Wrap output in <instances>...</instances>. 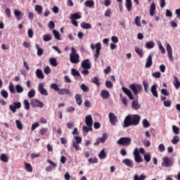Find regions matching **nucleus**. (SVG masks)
<instances>
[{"label": "nucleus", "mask_w": 180, "mask_h": 180, "mask_svg": "<svg viewBox=\"0 0 180 180\" xmlns=\"http://www.w3.org/2000/svg\"><path fill=\"white\" fill-rule=\"evenodd\" d=\"M141 117L139 115H127L124 120L123 127H130V126H137L140 123Z\"/></svg>", "instance_id": "f257e3e1"}, {"label": "nucleus", "mask_w": 180, "mask_h": 180, "mask_svg": "<svg viewBox=\"0 0 180 180\" xmlns=\"http://www.w3.org/2000/svg\"><path fill=\"white\" fill-rule=\"evenodd\" d=\"M130 89L132 91L134 95L139 99V94L143 92V86L141 84H131L129 85Z\"/></svg>", "instance_id": "f03ea898"}, {"label": "nucleus", "mask_w": 180, "mask_h": 180, "mask_svg": "<svg viewBox=\"0 0 180 180\" xmlns=\"http://www.w3.org/2000/svg\"><path fill=\"white\" fill-rule=\"evenodd\" d=\"M91 50H95L96 49V53L94 54V58L96 59L99 58V56L101 55V50H102V44L101 42H98L96 44H91L90 46Z\"/></svg>", "instance_id": "7ed1b4c3"}, {"label": "nucleus", "mask_w": 180, "mask_h": 180, "mask_svg": "<svg viewBox=\"0 0 180 180\" xmlns=\"http://www.w3.org/2000/svg\"><path fill=\"white\" fill-rule=\"evenodd\" d=\"M117 143L120 146H125L126 147H129L130 144H131V139L129 137H121Z\"/></svg>", "instance_id": "20e7f679"}, {"label": "nucleus", "mask_w": 180, "mask_h": 180, "mask_svg": "<svg viewBox=\"0 0 180 180\" xmlns=\"http://www.w3.org/2000/svg\"><path fill=\"white\" fill-rule=\"evenodd\" d=\"M172 165H174V162H172V160H171V158L168 157H164L162 158V167L168 168L169 167H172Z\"/></svg>", "instance_id": "39448f33"}, {"label": "nucleus", "mask_w": 180, "mask_h": 180, "mask_svg": "<svg viewBox=\"0 0 180 180\" xmlns=\"http://www.w3.org/2000/svg\"><path fill=\"white\" fill-rule=\"evenodd\" d=\"M134 160L136 162H143V160L141 155H140V152H139V148H136L134 150Z\"/></svg>", "instance_id": "423d86ee"}, {"label": "nucleus", "mask_w": 180, "mask_h": 180, "mask_svg": "<svg viewBox=\"0 0 180 180\" xmlns=\"http://www.w3.org/2000/svg\"><path fill=\"white\" fill-rule=\"evenodd\" d=\"M31 105L32 108H44V103L36 98H33L31 101Z\"/></svg>", "instance_id": "0eeeda50"}, {"label": "nucleus", "mask_w": 180, "mask_h": 180, "mask_svg": "<svg viewBox=\"0 0 180 180\" xmlns=\"http://www.w3.org/2000/svg\"><path fill=\"white\" fill-rule=\"evenodd\" d=\"M109 135H108V133H105L103 134L102 137H100L96 139V141L94 143V146H99L101 143H103L106 140H108V137Z\"/></svg>", "instance_id": "6e6552de"}, {"label": "nucleus", "mask_w": 180, "mask_h": 180, "mask_svg": "<svg viewBox=\"0 0 180 180\" xmlns=\"http://www.w3.org/2000/svg\"><path fill=\"white\" fill-rule=\"evenodd\" d=\"M70 61L72 64L79 63V54H70Z\"/></svg>", "instance_id": "1a4fd4ad"}, {"label": "nucleus", "mask_w": 180, "mask_h": 180, "mask_svg": "<svg viewBox=\"0 0 180 180\" xmlns=\"http://www.w3.org/2000/svg\"><path fill=\"white\" fill-rule=\"evenodd\" d=\"M22 108V103L20 102L13 103V105L9 106V109L13 113H16V109H20Z\"/></svg>", "instance_id": "9d476101"}, {"label": "nucleus", "mask_w": 180, "mask_h": 180, "mask_svg": "<svg viewBox=\"0 0 180 180\" xmlns=\"http://www.w3.org/2000/svg\"><path fill=\"white\" fill-rule=\"evenodd\" d=\"M81 67L84 70H91V60H89V59H86L82 60Z\"/></svg>", "instance_id": "9b49d317"}, {"label": "nucleus", "mask_w": 180, "mask_h": 180, "mask_svg": "<svg viewBox=\"0 0 180 180\" xmlns=\"http://www.w3.org/2000/svg\"><path fill=\"white\" fill-rule=\"evenodd\" d=\"M108 116L111 124H112V126H116V122H118L117 117H116L113 112H110Z\"/></svg>", "instance_id": "f8f14e48"}, {"label": "nucleus", "mask_w": 180, "mask_h": 180, "mask_svg": "<svg viewBox=\"0 0 180 180\" xmlns=\"http://www.w3.org/2000/svg\"><path fill=\"white\" fill-rule=\"evenodd\" d=\"M122 91L124 94H127L128 96V98L130 101H134V96H133V94H131V91L130 89L122 86Z\"/></svg>", "instance_id": "ddd939ff"}, {"label": "nucleus", "mask_w": 180, "mask_h": 180, "mask_svg": "<svg viewBox=\"0 0 180 180\" xmlns=\"http://www.w3.org/2000/svg\"><path fill=\"white\" fill-rule=\"evenodd\" d=\"M38 91L39 93H41V95H45V96L49 95V92H47V90L44 89V84L43 83L39 84Z\"/></svg>", "instance_id": "4468645a"}, {"label": "nucleus", "mask_w": 180, "mask_h": 180, "mask_svg": "<svg viewBox=\"0 0 180 180\" xmlns=\"http://www.w3.org/2000/svg\"><path fill=\"white\" fill-rule=\"evenodd\" d=\"M85 123L88 127H92V124H94V120H92V115H87L85 117Z\"/></svg>", "instance_id": "2eb2a0df"}, {"label": "nucleus", "mask_w": 180, "mask_h": 180, "mask_svg": "<svg viewBox=\"0 0 180 180\" xmlns=\"http://www.w3.org/2000/svg\"><path fill=\"white\" fill-rule=\"evenodd\" d=\"M167 51L169 60H171V61H174V56H172V48L169 44H167Z\"/></svg>", "instance_id": "dca6fc26"}, {"label": "nucleus", "mask_w": 180, "mask_h": 180, "mask_svg": "<svg viewBox=\"0 0 180 180\" xmlns=\"http://www.w3.org/2000/svg\"><path fill=\"white\" fill-rule=\"evenodd\" d=\"M131 108L134 110H139L141 105L139 103V100H135L131 102Z\"/></svg>", "instance_id": "f3484780"}, {"label": "nucleus", "mask_w": 180, "mask_h": 180, "mask_svg": "<svg viewBox=\"0 0 180 180\" xmlns=\"http://www.w3.org/2000/svg\"><path fill=\"white\" fill-rule=\"evenodd\" d=\"M157 84H154L150 88V92H152V94L155 98H158V92L157 91Z\"/></svg>", "instance_id": "a211bd4d"}, {"label": "nucleus", "mask_w": 180, "mask_h": 180, "mask_svg": "<svg viewBox=\"0 0 180 180\" xmlns=\"http://www.w3.org/2000/svg\"><path fill=\"white\" fill-rule=\"evenodd\" d=\"M157 84H154L150 88V92H152V94L155 98H158V92L157 91Z\"/></svg>", "instance_id": "6ab92c4d"}, {"label": "nucleus", "mask_w": 180, "mask_h": 180, "mask_svg": "<svg viewBox=\"0 0 180 180\" xmlns=\"http://www.w3.org/2000/svg\"><path fill=\"white\" fill-rule=\"evenodd\" d=\"M153 65V56L149 55L146 63V68H150Z\"/></svg>", "instance_id": "aec40b11"}, {"label": "nucleus", "mask_w": 180, "mask_h": 180, "mask_svg": "<svg viewBox=\"0 0 180 180\" xmlns=\"http://www.w3.org/2000/svg\"><path fill=\"white\" fill-rule=\"evenodd\" d=\"M101 96L103 99H108L109 96H110V94L107 90H102Z\"/></svg>", "instance_id": "412c9836"}, {"label": "nucleus", "mask_w": 180, "mask_h": 180, "mask_svg": "<svg viewBox=\"0 0 180 180\" xmlns=\"http://www.w3.org/2000/svg\"><path fill=\"white\" fill-rule=\"evenodd\" d=\"M123 164H125L127 167H129V168H133L134 165H133V161L130 159H124L122 160Z\"/></svg>", "instance_id": "4be33fe9"}, {"label": "nucleus", "mask_w": 180, "mask_h": 180, "mask_svg": "<svg viewBox=\"0 0 180 180\" xmlns=\"http://www.w3.org/2000/svg\"><path fill=\"white\" fill-rule=\"evenodd\" d=\"M134 50L136 54H138V56H139L141 58H143V57H144V53L143 50L140 49V47L135 46Z\"/></svg>", "instance_id": "5701e85b"}, {"label": "nucleus", "mask_w": 180, "mask_h": 180, "mask_svg": "<svg viewBox=\"0 0 180 180\" xmlns=\"http://www.w3.org/2000/svg\"><path fill=\"white\" fill-rule=\"evenodd\" d=\"M14 15L17 20H22V16H23V14H22V12H20L19 10H15Z\"/></svg>", "instance_id": "b1692460"}, {"label": "nucleus", "mask_w": 180, "mask_h": 180, "mask_svg": "<svg viewBox=\"0 0 180 180\" xmlns=\"http://www.w3.org/2000/svg\"><path fill=\"white\" fill-rule=\"evenodd\" d=\"M58 94H59V95H70V90L67 89H59Z\"/></svg>", "instance_id": "393cba45"}, {"label": "nucleus", "mask_w": 180, "mask_h": 180, "mask_svg": "<svg viewBox=\"0 0 180 180\" xmlns=\"http://www.w3.org/2000/svg\"><path fill=\"white\" fill-rule=\"evenodd\" d=\"M125 6L128 11V12H130L131 11V8H133V4H131V0H125Z\"/></svg>", "instance_id": "a878e982"}, {"label": "nucleus", "mask_w": 180, "mask_h": 180, "mask_svg": "<svg viewBox=\"0 0 180 180\" xmlns=\"http://www.w3.org/2000/svg\"><path fill=\"white\" fill-rule=\"evenodd\" d=\"M80 26L82 29H86V30L92 29V25L88 22H82Z\"/></svg>", "instance_id": "bb28decb"}, {"label": "nucleus", "mask_w": 180, "mask_h": 180, "mask_svg": "<svg viewBox=\"0 0 180 180\" xmlns=\"http://www.w3.org/2000/svg\"><path fill=\"white\" fill-rule=\"evenodd\" d=\"M24 164L25 171H27V172H33V167H32V165L30 163L24 162Z\"/></svg>", "instance_id": "cd10ccee"}, {"label": "nucleus", "mask_w": 180, "mask_h": 180, "mask_svg": "<svg viewBox=\"0 0 180 180\" xmlns=\"http://www.w3.org/2000/svg\"><path fill=\"white\" fill-rule=\"evenodd\" d=\"M81 18H82L81 14L79 13H76L74 14H71L70 19L77 20V19H81Z\"/></svg>", "instance_id": "c85d7f7f"}, {"label": "nucleus", "mask_w": 180, "mask_h": 180, "mask_svg": "<svg viewBox=\"0 0 180 180\" xmlns=\"http://www.w3.org/2000/svg\"><path fill=\"white\" fill-rule=\"evenodd\" d=\"M84 5L87 8H92V6H95V1L94 0H87L85 1Z\"/></svg>", "instance_id": "c756f323"}, {"label": "nucleus", "mask_w": 180, "mask_h": 180, "mask_svg": "<svg viewBox=\"0 0 180 180\" xmlns=\"http://www.w3.org/2000/svg\"><path fill=\"white\" fill-rule=\"evenodd\" d=\"M75 98L77 105L81 106L82 105V98H81V96L79 94H76Z\"/></svg>", "instance_id": "7c9ffc66"}, {"label": "nucleus", "mask_w": 180, "mask_h": 180, "mask_svg": "<svg viewBox=\"0 0 180 180\" xmlns=\"http://www.w3.org/2000/svg\"><path fill=\"white\" fill-rule=\"evenodd\" d=\"M71 75H72L73 77H77L81 78V73H79V72H78V70H77L75 68H72V69H71Z\"/></svg>", "instance_id": "2f4dec72"}, {"label": "nucleus", "mask_w": 180, "mask_h": 180, "mask_svg": "<svg viewBox=\"0 0 180 180\" xmlns=\"http://www.w3.org/2000/svg\"><path fill=\"white\" fill-rule=\"evenodd\" d=\"M36 75L37 78H39V79H43L44 78V75H43V71L40 69H37L36 70Z\"/></svg>", "instance_id": "473e14b6"}, {"label": "nucleus", "mask_w": 180, "mask_h": 180, "mask_svg": "<svg viewBox=\"0 0 180 180\" xmlns=\"http://www.w3.org/2000/svg\"><path fill=\"white\" fill-rule=\"evenodd\" d=\"M0 160L1 161H2L3 162H8V161H9V158H8V156L6 155V154L5 153H2L0 155Z\"/></svg>", "instance_id": "72a5a7b5"}, {"label": "nucleus", "mask_w": 180, "mask_h": 180, "mask_svg": "<svg viewBox=\"0 0 180 180\" xmlns=\"http://www.w3.org/2000/svg\"><path fill=\"white\" fill-rule=\"evenodd\" d=\"M154 12H155V4L152 3L150 6V15L154 16Z\"/></svg>", "instance_id": "f704fd0d"}, {"label": "nucleus", "mask_w": 180, "mask_h": 180, "mask_svg": "<svg viewBox=\"0 0 180 180\" xmlns=\"http://www.w3.org/2000/svg\"><path fill=\"white\" fill-rule=\"evenodd\" d=\"M35 11L37 12L38 15H41V13H43V7L41 6L36 5Z\"/></svg>", "instance_id": "c9c22d12"}, {"label": "nucleus", "mask_w": 180, "mask_h": 180, "mask_svg": "<svg viewBox=\"0 0 180 180\" xmlns=\"http://www.w3.org/2000/svg\"><path fill=\"white\" fill-rule=\"evenodd\" d=\"M154 46H155V44L153 41H150L147 42L146 44V49H154Z\"/></svg>", "instance_id": "e433bc0d"}, {"label": "nucleus", "mask_w": 180, "mask_h": 180, "mask_svg": "<svg viewBox=\"0 0 180 180\" xmlns=\"http://www.w3.org/2000/svg\"><path fill=\"white\" fill-rule=\"evenodd\" d=\"M143 86L145 92L148 94V82H147V79H145L143 81Z\"/></svg>", "instance_id": "4c0bfd02"}, {"label": "nucleus", "mask_w": 180, "mask_h": 180, "mask_svg": "<svg viewBox=\"0 0 180 180\" xmlns=\"http://www.w3.org/2000/svg\"><path fill=\"white\" fill-rule=\"evenodd\" d=\"M100 160H105L106 158V153H105V149H103L98 154Z\"/></svg>", "instance_id": "58836bf2"}, {"label": "nucleus", "mask_w": 180, "mask_h": 180, "mask_svg": "<svg viewBox=\"0 0 180 180\" xmlns=\"http://www.w3.org/2000/svg\"><path fill=\"white\" fill-rule=\"evenodd\" d=\"M36 49L37 50V56H39V57L43 56L44 51H43V49L39 47V44H36Z\"/></svg>", "instance_id": "ea45409f"}, {"label": "nucleus", "mask_w": 180, "mask_h": 180, "mask_svg": "<svg viewBox=\"0 0 180 180\" xmlns=\"http://www.w3.org/2000/svg\"><path fill=\"white\" fill-rule=\"evenodd\" d=\"M144 160L146 162H150L151 161V154L146 153L143 155Z\"/></svg>", "instance_id": "a19ab883"}, {"label": "nucleus", "mask_w": 180, "mask_h": 180, "mask_svg": "<svg viewBox=\"0 0 180 180\" xmlns=\"http://www.w3.org/2000/svg\"><path fill=\"white\" fill-rule=\"evenodd\" d=\"M15 91L18 94H22V92H23L24 89H23V87H22V86H20V84H17L15 86Z\"/></svg>", "instance_id": "79ce46f5"}, {"label": "nucleus", "mask_w": 180, "mask_h": 180, "mask_svg": "<svg viewBox=\"0 0 180 180\" xmlns=\"http://www.w3.org/2000/svg\"><path fill=\"white\" fill-rule=\"evenodd\" d=\"M1 95L3 98H4V99H8V96H9L8 91H6L5 89H2L1 91Z\"/></svg>", "instance_id": "37998d69"}, {"label": "nucleus", "mask_w": 180, "mask_h": 180, "mask_svg": "<svg viewBox=\"0 0 180 180\" xmlns=\"http://www.w3.org/2000/svg\"><path fill=\"white\" fill-rule=\"evenodd\" d=\"M53 34L54 37L56 38L57 40H61V38L60 37V32H58V31L53 30Z\"/></svg>", "instance_id": "c03bdc74"}, {"label": "nucleus", "mask_w": 180, "mask_h": 180, "mask_svg": "<svg viewBox=\"0 0 180 180\" xmlns=\"http://www.w3.org/2000/svg\"><path fill=\"white\" fill-rule=\"evenodd\" d=\"M91 82L97 85V86H99V85H101V83H99V78H98V77H93L91 79Z\"/></svg>", "instance_id": "a18cd8bd"}, {"label": "nucleus", "mask_w": 180, "mask_h": 180, "mask_svg": "<svg viewBox=\"0 0 180 180\" xmlns=\"http://www.w3.org/2000/svg\"><path fill=\"white\" fill-rule=\"evenodd\" d=\"M15 124L19 130H23V124L19 120H15Z\"/></svg>", "instance_id": "49530a36"}, {"label": "nucleus", "mask_w": 180, "mask_h": 180, "mask_svg": "<svg viewBox=\"0 0 180 180\" xmlns=\"http://www.w3.org/2000/svg\"><path fill=\"white\" fill-rule=\"evenodd\" d=\"M50 64L51 65H53V67H57L58 64L57 63V59L51 58H50Z\"/></svg>", "instance_id": "de8ad7c7"}, {"label": "nucleus", "mask_w": 180, "mask_h": 180, "mask_svg": "<svg viewBox=\"0 0 180 180\" xmlns=\"http://www.w3.org/2000/svg\"><path fill=\"white\" fill-rule=\"evenodd\" d=\"M81 89L83 92H89V87H88L85 84H82L80 86Z\"/></svg>", "instance_id": "09e8293b"}, {"label": "nucleus", "mask_w": 180, "mask_h": 180, "mask_svg": "<svg viewBox=\"0 0 180 180\" xmlns=\"http://www.w3.org/2000/svg\"><path fill=\"white\" fill-rule=\"evenodd\" d=\"M172 143V144H178V143H179V136H173Z\"/></svg>", "instance_id": "8fccbe9b"}, {"label": "nucleus", "mask_w": 180, "mask_h": 180, "mask_svg": "<svg viewBox=\"0 0 180 180\" xmlns=\"http://www.w3.org/2000/svg\"><path fill=\"white\" fill-rule=\"evenodd\" d=\"M143 127L145 129H147L148 127H150V122H148V120H147V119H144L143 120Z\"/></svg>", "instance_id": "3c124183"}, {"label": "nucleus", "mask_w": 180, "mask_h": 180, "mask_svg": "<svg viewBox=\"0 0 180 180\" xmlns=\"http://www.w3.org/2000/svg\"><path fill=\"white\" fill-rule=\"evenodd\" d=\"M141 20V18L139 16H136L135 18V24L136 25V26H138L139 27H140V26H141V23L140 22Z\"/></svg>", "instance_id": "603ef678"}, {"label": "nucleus", "mask_w": 180, "mask_h": 180, "mask_svg": "<svg viewBox=\"0 0 180 180\" xmlns=\"http://www.w3.org/2000/svg\"><path fill=\"white\" fill-rule=\"evenodd\" d=\"M158 46H159L160 53H162V54H165V49L164 48V46H162V44H161V42L159 41L158 43Z\"/></svg>", "instance_id": "864d4df0"}, {"label": "nucleus", "mask_w": 180, "mask_h": 180, "mask_svg": "<svg viewBox=\"0 0 180 180\" xmlns=\"http://www.w3.org/2000/svg\"><path fill=\"white\" fill-rule=\"evenodd\" d=\"M23 103L25 109H26V110H29V109H30V103H29V101L27 100H24Z\"/></svg>", "instance_id": "5fc2aeb1"}, {"label": "nucleus", "mask_w": 180, "mask_h": 180, "mask_svg": "<svg viewBox=\"0 0 180 180\" xmlns=\"http://www.w3.org/2000/svg\"><path fill=\"white\" fill-rule=\"evenodd\" d=\"M174 81H175L174 86L176 89H178L180 86V82H179V80H178V77H176V76H174Z\"/></svg>", "instance_id": "6e6d98bb"}, {"label": "nucleus", "mask_w": 180, "mask_h": 180, "mask_svg": "<svg viewBox=\"0 0 180 180\" xmlns=\"http://www.w3.org/2000/svg\"><path fill=\"white\" fill-rule=\"evenodd\" d=\"M51 88L52 89H53V91H57V92H58V91L60 90V88L58 87V85L56 83L51 84Z\"/></svg>", "instance_id": "4d7b16f0"}, {"label": "nucleus", "mask_w": 180, "mask_h": 180, "mask_svg": "<svg viewBox=\"0 0 180 180\" xmlns=\"http://www.w3.org/2000/svg\"><path fill=\"white\" fill-rule=\"evenodd\" d=\"M105 86L106 88H109V89H112V88H113V83H112V82L110 81H105Z\"/></svg>", "instance_id": "13d9d810"}, {"label": "nucleus", "mask_w": 180, "mask_h": 180, "mask_svg": "<svg viewBox=\"0 0 180 180\" xmlns=\"http://www.w3.org/2000/svg\"><path fill=\"white\" fill-rule=\"evenodd\" d=\"M34 95H36V91H34V89H31L28 92V98H34Z\"/></svg>", "instance_id": "bf43d9fd"}, {"label": "nucleus", "mask_w": 180, "mask_h": 180, "mask_svg": "<svg viewBox=\"0 0 180 180\" xmlns=\"http://www.w3.org/2000/svg\"><path fill=\"white\" fill-rule=\"evenodd\" d=\"M172 131L174 133V134H179V128L176 125L172 126Z\"/></svg>", "instance_id": "052dcab7"}, {"label": "nucleus", "mask_w": 180, "mask_h": 180, "mask_svg": "<svg viewBox=\"0 0 180 180\" xmlns=\"http://www.w3.org/2000/svg\"><path fill=\"white\" fill-rule=\"evenodd\" d=\"M8 88L11 94H16V91L15 90V87L13 86V84H11V83H10Z\"/></svg>", "instance_id": "680f3d73"}, {"label": "nucleus", "mask_w": 180, "mask_h": 180, "mask_svg": "<svg viewBox=\"0 0 180 180\" xmlns=\"http://www.w3.org/2000/svg\"><path fill=\"white\" fill-rule=\"evenodd\" d=\"M89 164H97L98 162V158H94V159L92 158H89L88 160Z\"/></svg>", "instance_id": "e2e57ef3"}, {"label": "nucleus", "mask_w": 180, "mask_h": 180, "mask_svg": "<svg viewBox=\"0 0 180 180\" xmlns=\"http://www.w3.org/2000/svg\"><path fill=\"white\" fill-rule=\"evenodd\" d=\"M83 131H85L86 133H88L89 131L92 130V127H86V126H83L82 127Z\"/></svg>", "instance_id": "0e129e2a"}, {"label": "nucleus", "mask_w": 180, "mask_h": 180, "mask_svg": "<svg viewBox=\"0 0 180 180\" xmlns=\"http://www.w3.org/2000/svg\"><path fill=\"white\" fill-rule=\"evenodd\" d=\"M72 147H74V148H75V150L77 151H79V150H80V148H79V143H75V141H73Z\"/></svg>", "instance_id": "69168bd1"}, {"label": "nucleus", "mask_w": 180, "mask_h": 180, "mask_svg": "<svg viewBox=\"0 0 180 180\" xmlns=\"http://www.w3.org/2000/svg\"><path fill=\"white\" fill-rule=\"evenodd\" d=\"M121 101L124 105V106H127V97L124 96L121 98Z\"/></svg>", "instance_id": "338daca9"}, {"label": "nucleus", "mask_w": 180, "mask_h": 180, "mask_svg": "<svg viewBox=\"0 0 180 180\" xmlns=\"http://www.w3.org/2000/svg\"><path fill=\"white\" fill-rule=\"evenodd\" d=\"M50 40H51V35H44V41H50Z\"/></svg>", "instance_id": "774afa93"}]
</instances>
